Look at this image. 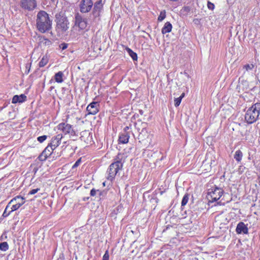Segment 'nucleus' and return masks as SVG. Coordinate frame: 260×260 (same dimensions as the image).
I'll use <instances>...</instances> for the list:
<instances>
[{
	"label": "nucleus",
	"mask_w": 260,
	"mask_h": 260,
	"mask_svg": "<svg viewBox=\"0 0 260 260\" xmlns=\"http://www.w3.org/2000/svg\"><path fill=\"white\" fill-rule=\"evenodd\" d=\"M93 6V2L91 0H81L79 4L80 10L81 13L89 12Z\"/></svg>",
	"instance_id": "obj_7"
},
{
	"label": "nucleus",
	"mask_w": 260,
	"mask_h": 260,
	"mask_svg": "<svg viewBox=\"0 0 260 260\" xmlns=\"http://www.w3.org/2000/svg\"><path fill=\"white\" fill-rule=\"evenodd\" d=\"M190 11V8L188 6H184L181 11L184 14H187Z\"/></svg>",
	"instance_id": "obj_28"
},
{
	"label": "nucleus",
	"mask_w": 260,
	"mask_h": 260,
	"mask_svg": "<svg viewBox=\"0 0 260 260\" xmlns=\"http://www.w3.org/2000/svg\"><path fill=\"white\" fill-rule=\"evenodd\" d=\"M243 157V153L240 150H238L235 152V154L234 155V158L237 161H240Z\"/></svg>",
	"instance_id": "obj_20"
},
{
	"label": "nucleus",
	"mask_w": 260,
	"mask_h": 260,
	"mask_svg": "<svg viewBox=\"0 0 260 260\" xmlns=\"http://www.w3.org/2000/svg\"><path fill=\"white\" fill-rule=\"evenodd\" d=\"M109 252H108V251L107 250L103 256L102 260H109Z\"/></svg>",
	"instance_id": "obj_35"
},
{
	"label": "nucleus",
	"mask_w": 260,
	"mask_h": 260,
	"mask_svg": "<svg viewBox=\"0 0 260 260\" xmlns=\"http://www.w3.org/2000/svg\"><path fill=\"white\" fill-rule=\"evenodd\" d=\"M48 58L47 57V56H44L41 60H40V61L39 62V67H44L45 65L47 64V63H48Z\"/></svg>",
	"instance_id": "obj_23"
},
{
	"label": "nucleus",
	"mask_w": 260,
	"mask_h": 260,
	"mask_svg": "<svg viewBox=\"0 0 260 260\" xmlns=\"http://www.w3.org/2000/svg\"><path fill=\"white\" fill-rule=\"evenodd\" d=\"M126 50L128 53L129 56L132 58L134 60H137L138 59L137 54L136 53L134 52L132 49L129 48H126Z\"/></svg>",
	"instance_id": "obj_21"
},
{
	"label": "nucleus",
	"mask_w": 260,
	"mask_h": 260,
	"mask_svg": "<svg viewBox=\"0 0 260 260\" xmlns=\"http://www.w3.org/2000/svg\"><path fill=\"white\" fill-rule=\"evenodd\" d=\"M103 185H104V186L105 185V182H104V183H103Z\"/></svg>",
	"instance_id": "obj_45"
},
{
	"label": "nucleus",
	"mask_w": 260,
	"mask_h": 260,
	"mask_svg": "<svg viewBox=\"0 0 260 260\" xmlns=\"http://www.w3.org/2000/svg\"><path fill=\"white\" fill-rule=\"evenodd\" d=\"M75 25L78 26L80 29H85L87 25V22L86 18H84L82 16L77 13L75 17Z\"/></svg>",
	"instance_id": "obj_8"
},
{
	"label": "nucleus",
	"mask_w": 260,
	"mask_h": 260,
	"mask_svg": "<svg viewBox=\"0 0 260 260\" xmlns=\"http://www.w3.org/2000/svg\"><path fill=\"white\" fill-rule=\"evenodd\" d=\"M223 193L224 190L222 188L215 186L209 189L207 197L210 201L213 202L218 200L222 197Z\"/></svg>",
	"instance_id": "obj_5"
},
{
	"label": "nucleus",
	"mask_w": 260,
	"mask_h": 260,
	"mask_svg": "<svg viewBox=\"0 0 260 260\" xmlns=\"http://www.w3.org/2000/svg\"><path fill=\"white\" fill-rule=\"evenodd\" d=\"M58 129L62 132L64 135H69L71 138L76 136V132L72 126L67 123H61L57 125Z\"/></svg>",
	"instance_id": "obj_6"
},
{
	"label": "nucleus",
	"mask_w": 260,
	"mask_h": 260,
	"mask_svg": "<svg viewBox=\"0 0 260 260\" xmlns=\"http://www.w3.org/2000/svg\"><path fill=\"white\" fill-rule=\"evenodd\" d=\"M56 29L61 32H66L69 28L70 23L67 17L62 12L55 15Z\"/></svg>",
	"instance_id": "obj_3"
},
{
	"label": "nucleus",
	"mask_w": 260,
	"mask_h": 260,
	"mask_svg": "<svg viewBox=\"0 0 260 260\" xmlns=\"http://www.w3.org/2000/svg\"><path fill=\"white\" fill-rule=\"evenodd\" d=\"M181 102V98H175L174 100V105L175 107H178L180 105Z\"/></svg>",
	"instance_id": "obj_32"
},
{
	"label": "nucleus",
	"mask_w": 260,
	"mask_h": 260,
	"mask_svg": "<svg viewBox=\"0 0 260 260\" xmlns=\"http://www.w3.org/2000/svg\"><path fill=\"white\" fill-rule=\"evenodd\" d=\"M81 158H80L79 159H78L76 161V162L74 164V165L72 167V169H75L76 168H77L78 166H79V165L81 163Z\"/></svg>",
	"instance_id": "obj_34"
},
{
	"label": "nucleus",
	"mask_w": 260,
	"mask_h": 260,
	"mask_svg": "<svg viewBox=\"0 0 260 260\" xmlns=\"http://www.w3.org/2000/svg\"><path fill=\"white\" fill-rule=\"evenodd\" d=\"M62 138V135L61 134H58L57 135L54 136L52 138L50 144L53 147V148H56L60 144V141Z\"/></svg>",
	"instance_id": "obj_12"
},
{
	"label": "nucleus",
	"mask_w": 260,
	"mask_h": 260,
	"mask_svg": "<svg viewBox=\"0 0 260 260\" xmlns=\"http://www.w3.org/2000/svg\"><path fill=\"white\" fill-rule=\"evenodd\" d=\"M68 47V44H66V43H61V44L59 45V48L62 50H65L66 49H67Z\"/></svg>",
	"instance_id": "obj_37"
},
{
	"label": "nucleus",
	"mask_w": 260,
	"mask_h": 260,
	"mask_svg": "<svg viewBox=\"0 0 260 260\" xmlns=\"http://www.w3.org/2000/svg\"><path fill=\"white\" fill-rule=\"evenodd\" d=\"M49 156H46V155L45 154H44V153L42 152V153L40 155V156H39V159L41 161H44L45 160L47 157H48Z\"/></svg>",
	"instance_id": "obj_31"
},
{
	"label": "nucleus",
	"mask_w": 260,
	"mask_h": 260,
	"mask_svg": "<svg viewBox=\"0 0 260 260\" xmlns=\"http://www.w3.org/2000/svg\"><path fill=\"white\" fill-rule=\"evenodd\" d=\"M11 209V208L8 203L5 209V211H4L3 214V216L4 217H6L10 215V214L12 212H13L12 211H11L12 210Z\"/></svg>",
	"instance_id": "obj_22"
},
{
	"label": "nucleus",
	"mask_w": 260,
	"mask_h": 260,
	"mask_svg": "<svg viewBox=\"0 0 260 260\" xmlns=\"http://www.w3.org/2000/svg\"><path fill=\"white\" fill-rule=\"evenodd\" d=\"M47 138V136H46V135H43V136H40L39 137L37 138V140L40 142V143H42L45 140H46Z\"/></svg>",
	"instance_id": "obj_30"
},
{
	"label": "nucleus",
	"mask_w": 260,
	"mask_h": 260,
	"mask_svg": "<svg viewBox=\"0 0 260 260\" xmlns=\"http://www.w3.org/2000/svg\"><path fill=\"white\" fill-rule=\"evenodd\" d=\"M103 6L101 0L95 3L92 11V14L94 17L95 21H96V19H98V20H100L101 12L103 9Z\"/></svg>",
	"instance_id": "obj_9"
},
{
	"label": "nucleus",
	"mask_w": 260,
	"mask_h": 260,
	"mask_svg": "<svg viewBox=\"0 0 260 260\" xmlns=\"http://www.w3.org/2000/svg\"><path fill=\"white\" fill-rule=\"evenodd\" d=\"M254 67L253 64H246L244 66L243 68L245 69L246 71H248L252 70L254 68Z\"/></svg>",
	"instance_id": "obj_29"
},
{
	"label": "nucleus",
	"mask_w": 260,
	"mask_h": 260,
	"mask_svg": "<svg viewBox=\"0 0 260 260\" xmlns=\"http://www.w3.org/2000/svg\"><path fill=\"white\" fill-rule=\"evenodd\" d=\"M55 149V148H53V147L49 144L43 152L46 156H50Z\"/></svg>",
	"instance_id": "obj_18"
},
{
	"label": "nucleus",
	"mask_w": 260,
	"mask_h": 260,
	"mask_svg": "<svg viewBox=\"0 0 260 260\" xmlns=\"http://www.w3.org/2000/svg\"><path fill=\"white\" fill-rule=\"evenodd\" d=\"M207 6H208V8L210 9V10H213L214 8V5L213 3L210 2H208V4H207Z\"/></svg>",
	"instance_id": "obj_38"
},
{
	"label": "nucleus",
	"mask_w": 260,
	"mask_h": 260,
	"mask_svg": "<svg viewBox=\"0 0 260 260\" xmlns=\"http://www.w3.org/2000/svg\"><path fill=\"white\" fill-rule=\"evenodd\" d=\"M20 6L24 9L31 11L36 7L37 4L35 0H21Z\"/></svg>",
	"instance_id": "obj_10"
},
{
	"label": "nucleus",
	"mask_w": 260,
	"mask_h": 260,
	"mask_svg": "<svg viewBox=\"0 0 260 260\" xmlns=\"http://www.w3.org/2000/svg\"><path fill=\"white\" fill-rule=\"evenodd\" d=\"M144 132H146V131H145V130L143 129V130L142 131V132H141V133L140 134V135H139L140 139V138H141V139L142 138V135H143V133H144Z\"/></svg>",
	"instance_id": "obj_40"
},
{
	"label": "nucleus",
	"mask_w": 260,
	"mask_h": 260,
	"mask_svg": "<svg viewBox=\"0 0 260 260\" xmlns=\"http://www.w3.org/2000/svg\"><path fill=\"white\" fill-rule=\"evenodd\" d=\"M184 95H185V93H182L181 94V95L179 98H181V100H182V99L184 97Z\"/></svg>",
	"instance_id": "obj_41"
},
{
	"label": "nucleus",
	"mask_w": 260,
	"mask_h": 260,
	"mask_svg": "<svg viewBox=\"0 0 260 260\" xmlns=\"http://www.w3.org/2000/svg\"><path fill=\"white\" fill-rule=\"evenodd\" d=\"M166 11L165 10L161 11L157 19L158 21H162L166 18Z\"/></svg>",
	"instance_id": "obj_27"
},
{
	"label": "nucleus",
	"mask_w": 260,
	"mask_h": 260,
	"mask_svg": "<svg viewBox=\"0 0 260 260\" xmlns=\"http://www.w3.org/2000/svg\"><path fill=\"white\" fill-rule=\"evenodd\" d=\"M100 105L97 102H92L86 108L87 114L95 115L99 111Z\"/></svg>",
	"instance_id": "obj_11"
},
{
	"label": "nucleus",
	"mask_w": 260,
	"mask_h": 260,
	"mask_svg": "<svg viewBox=\"0 0 260 260\" xmlns=\"http://www.w3.org/2000/svg\"><path fill=\"white\" fill-rule=\"evenodd\" d=\"M67 141H66V142H63V144H67Z\"/></svg>",
	"instance_id": "obj_44"
},
{
	"label": "nucleus",
	"mask_w": 260,
	"mask_h": 260,
	"mask_svg": "<svg viewBox=\"0 0 260 260\" xmlns=\"http://www.w3.org/2000/svg\"><path fill=\"white\" fill-rule=\"evenodd\" d=\"M63 74L62 72L59 71L56 73L54 75V79L55 81L57 83H62L63 81Z\"/></svg>",
	"instance_id": "obj_19"
},
{
	"label": "nucleus",
	"mask_w": 260,
	"mask_h": 260,
	"mask_svg": "<svg viewBox=\"0 0 260 260\" xmlns=\"http://www.w3.org/2000/svg\"><path fill=\"white\" fill-rule=\"evenodd\" d=\"M36 27L41 33L48 32L52 28V20L45 11H40L36 17Z\"/></svg>",
	"instance_id": "obj_1"
},
{
	"label": "nucleus",
	"mask_w": 260,
	"mask_h": 260,
	"mask_svg": "<svg viewBox=\"0 0 260 260\" xmlns=\"http://www.w3.org/2000/svg\"><path fill=\"white\" fill-rule=\"evenodd\" d=\"M44 44H45L46 46H50L52 44V42L51 41H50L49 39H46V38H44V42H43Z\"/></svg>",
	"instance_id": "obj_33"
},
{
	"label": "nucleus",
	"mask_w": 260,
	"mask_h": 260,
	"mask_svg": "<svg viewBox=\"0 0 260 260\" xmlns=\"http://www.w3.org/2000/svg\"><path fill=\"white\" fill-rule=\"evenodd\" d=\"M9 246L6 242H4L0 243V249L2 251H5L8 249Z\"/></svg>",
	"instance_id": "obj_25"
},
{
	"label": "nucleus",
	"mask_w": 260,
	"mask_h": 260,
	"mask_svg": "<svg viewBox=\"0 0 260 260\" xmlns=\"http://www.w3.org/2000/svg\"><path fill=\"white\" fill-rule=\"evenodd\" d=\"M172 29V25L170 22L165 23L164 26L161 29V32L162 34H165L171 31Z\"/></svg>",
	"instance_id": "obj_16"
},
{
	"label": "nucleus",
	"mask_w": 260,
	"mask_h": 260,
	"mask_svg": "<svg viewBox=\"0 0 260 260\" xmlns=\"http://www.w3.org/2000/svg\"><path fill=\"white\" fill-rule=\"evenodd\" d=\"M236 231L238 234H247L248 233V228L243 222H240L237 224Z\"/></svg>",
	"instance_id": "obj_13"
},
{
	"label": "nucleus",
	"mask_w": 260,
	"mask_h": 260,
	"mask_svg": "<svg viewBox=\"0 0 260 260\" xmlns=\"http://www.w3.org/2000/svg\"><path fill=\"white\" fill-rule=\"evenodd\" d=\"M188 199H189V194L187 193H186L184 196V197L182 199V200L181 202V206H184L185 205H186L188 201Z\"/></svg>",
	"instance_id": "obj_26"
},
{
	"label": "nucleus",
	"mask_w": 260,
	"mask_h": 260,
	"mask_svg": "<svg viewBox=\"0 0 260 260\" xmlns=\"http://www.w3.org/2000/svg\"><path fill=\"white\" fill-rule=\"evenodd\" d=\"M169 229H170V228H169V227H167V228H166V230H164L163 231V233H166V232H167V231H168V230H169Z\"/></svg>",
	"instance_id": "obj_43"
},
{
	"label": "nucleus",
	"mask_w": 260,
	"mask_h": 260,
	"mask_svg": "<svg viewBox=\"0 0 260 260\" xmlns=\"http://www.w3.org/2000/svg\"><path fill=\"white\" fill-rule=\"evenodd\" d=\"M123 165L119 160H117L112 163L107 171V176L106 178L110 181H113L118 172L122 168Z\"/></svg>",
	"instance_id": "obj_4"
},
{
	"label": "nucleus",
	"mask_w": 260,
	"mask_h": 260,
	"mask_svg": "<svg viewBox=\"0 0 260 260\" xmlns=\"http://www.w3.org/2000/svg\"><path fill=\"white\" fill-rule=\"evenodd\" d=\"M129 138V134L127 132H124L120 134L119 137V141L120 143L126 144L128 143Z\"/></svg>",
	"instance_id": "obj_14"
},
{
	"label": "nucleus",
	"mask_w": 260,
	"mask_h": 260,
	"mask_svg": "<svg viewBox=\"0 0 260 260\" xmlns=\"http://www.w3.org/2000/svg\"><path fill=\"white\" fill-rule=\"evenodd\" d=\"M26 100V96L23 94H22L20 95H15L13 96L12 101V103L13 104H16L17 103H22L23 102L25 101Z\"/></svg>",
	"instance_id": "obj_15"
},
{
	"label": "nucleus",
	"mask_w": 260,
	"mask_h": 260,
	"mask_svg": "<svg viewBox=\"0 0 260 260\" xmlns=\"http://www.w3.org/2000/svg\"><path fill=\"white\" fill-rule=\"evenodd\" d=\"M39 190H40V188H37L36 189H33L30 190L28 193V194H34L37 193Z\"/></svg>",
	"instance_id": "obj_36"
},
{
	"label": "nucleus",
	"mask_w": 260,
	"mask_h": 260,
	"mask_svg": "<svg viewBox=\"0 0 260 260\" xmlns=\"http://www.w3.org/2000/svg\"><path fill=\"white\" fill-rule=\"evenodd\" d=\"M16 203L21 206L25 203V199L21 196H18L11 200V203Z\"/></svg>",
	"instance_id": "obj_17"
},
{
	"label": "nucleus",
	"mask_w": 260,
	"mask_h": 260,
	"mask_svg": "<svg viewBox=\"0 0 260 260\" xmlns=\"http://www.w3.org/2000/svg\"><path fill=\"white\" fill-rule=\"evenodd\" d=\"M128 129H129V127L128 126H126L124 128V132H127V130H128Z\"/></svg>",
	"instance_id": "obj_42"
},
{
	"label": "nucleus",
	"mask_w": 260,
	"mask_h": 260,
	"mask_svg": "<svg viewBox=\"0 0 260 260\" xmlns=\"http://www.w3.org/2000/svg\"><path fill=\"white\" fill-rule=\"evenodd\" d=\"M9 204L10 206L12 209L11 211H14L18 209L21 206L19 205H18L15 202L13 203H11V200L9 202Z\"/></svg>",
	"instance_id": "obj_24"
},
{
	"label": "nucleus",
	"mask_w": 260,
	"mask_h": 260,
	"mask_svg": "<svg viewBox=\"0 0 260 260\" xmlns=\"http://www.w3.org/2000/svg\"><path fill=\"white\" fill-rule=\"evenodd\" d=\"M260 114V103H256L250 107L245 115V120L248 124L255 122Z\"/></svg>",
	"instance_id": "obj_2"
},
{
	"label": "nucleus",
	"mask_w": 260,
	"mask_h": 260,
	"mask_svg": "<svg viewBox=\"0 0 260 260\" xmlns=\"http://www.w3.org/2000/svg\"><path fill=\"white\" fill-rule=\"evenodd\" d=\"M99 190H95L94 188H93L90 191V196H94L96 194V193L97 191H99Z\"/></svg>",
	"instance_id": "obj_39"
}]
</instances>
